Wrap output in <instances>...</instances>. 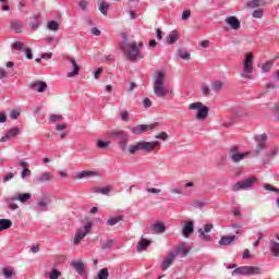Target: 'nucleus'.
I'll use <instances>...</instances> for the list:
<instances>
[{
  "label": "nucleus",
  "instance_id": "nucleus-1",
  "mask_svg": "<svg viewBox=\"0 0 279 279\" xmlns=\"http://www.w3.org/2000/svg\"><path fill=\"white\" fill-rule=\"evenodd\" d=\"M119 47L121 51H123L126 60H130L131 62H136L138 58H143V56H141V50H138L136 41L128 43V40L125 39L124 41L120 43Z\"/></svg>",
  "mask_w": 279,
  "mask_h": 279
},
{
  "label": "nucleus",
  "instance_id": "nucleus-2",
  "mask_svg": "<svg viewBox=\"0 0 279 279\" xmlns=\"http://www.w3.org/2000/svg\"><path fill=\"white\" fill-rule=\"evenodd\" d=\"M160 149V142H138L135 145L129 146L130 154L134 155L136 151H154V149Z\"/></svg>",
  "mask_w": 279,
  "mask_h": 279
},
{
  "label": "nucleus",
  "instance_id": "nucleus-3",
  "mask_svg": "<svg viewBox=\"0 0 279 279\" xmlns=\"http://www.w3.org/2000/svg\"><path fill=\"white\" fill-rule=\"evenodd\" d=\"M154 93L157 97H167L171 92L165 86L163 72H157L154 83Z\"/></svg>",
  "mask_w": 279,
  "mask_h": 279
},
{
  "label": "nucleus",
  "instance_id": "nucleus-4",
  "mask_svg": "<svg viewBox=\"0 0 279 279\" xmlns=\"http://www.w3.org/2000/svg\"><path fill=\"white\" fill-rule=\"evenodd\" d=\"M32 199L31 193H19L5 198V203L8 204L10 210H17L19 205L14 202H20L21 204H27Z\"/></svg>",
  "mask_w": 279,
  "mask_h": 279
},
{
  "label": "nucleus",
  "instance_id": "nucleus-5",
  "mask_svg": "<svg viewBox=\"0 0 279 279\" xmlns=\"http://www.w3.org/2000/svg\"><path fill=\"white\" fill-rule=\"evenodd\" d=\"M263 268L258 266H241L232 271V276H260Z\"/></svg>",
  "mask_w": 279,
  "mask_h": 279
},
{
  "label": "nucleus",
  "instance_id": "nucleus-6",
  "mask_svg": "<svg viewBox=\"0 0 279 279\" xmlns=\"http://www.w3.org/2000/svg\"><path fill=\"white\" fill-rule=\"evenodd\" d=\"M109 137L119 141V147H121L122 151H125L130 138V136L125 134V132L113 130L109 132Z\"/></svg>",
  "mask_w": 279,
  "mask_h": 279
},
{
  "label": "nucleus",
  "instance_id": "nucleus-7",
  "mask_svg": "<svg viewBox=\"0 0 279 279\" xmlns=\"http://www.w3.org/2000/svg\"><path fill=\"white\" fill-rule=\"evenodd\" d=\"M189 110H197L196 119H198V121H206V119H208L209 109L202 102L191 104Z\"/></svg>",
  "mask_w": 279,
  "mask_h": 279
},
{
  "label": "nucleus",
  "instance_id": "nucleus-8",
  "mask_svg": "<svg viewBox=\"0 0 279 279\" xmlns=\"http://www.w3.org/2000/svg\"><path fill=\"white\" fill-rule=\"evenodd\" d=\"M256 182H258L256 177L243 179L233 185V191H247V189H252Z\"/></svg>",
  "mask_w": 279,
  "mask_h": 279
},
{
  "label": "nucleus",
  "instance_id": "nucleus-9",
  "mask_svg": "<svg viewBox=\"0 0 279 279\" xmlns=\"http://www.w3.org/2000/svg\"><path fill=\"white\" fill-rule=\"evenodd\" d=\"M247 156H250V151L241 153L236 145L232 146L229 151V158H231L232 162H241V160H245Z\"/></svg>",
  "mask_w": 279,
  "mask_h": 279
},
{
  "label": "nucleus",
  "instance_id": "nucleus-10",
  "mask_svg": "<svg viewBox=\"0 0 279 279\" xmlns=\"http://www.w3.org/2000/svg\"><path fill=\"white\" fill-rule=\"evenodd\" d=\"M93 228L92 222H87L84 228L76 230L74 235V245H80V242L86 238V234L90 233V229Z\"/></svg>",
  "mask_w": 279,
  "mask_h": 279
},
{
  "label": "nucleus",
  "instance_id": "nucleus-11",
  "mask_svg": "<svg viewBox=\"0 0 279 279\" xmlns=\"http://www.w3.org/2000/svg\"><path fill=\"white\" fill-rule=\"evenodd\" d=\"M158 128V123L153 124H140L136 126H133L131 129L132 134L138 135V134H145V132H149L151 130H156Z\"/></svg>",
  "mask_w": 279,
  "mask_h": 279
},
{
  "label": "nucleus",
  "instance_id": "nucleus-12",
  "mask_svg": "<svg viewBox=\"0 0 279 279\" xmlns=\"http://www.w3.org/2000/svg\"><path fill=\"white\" fill-rule=\"evenodd\" d=\"M243 71L244 73H252L254 71V54L252 52L247 53L244 58Z\"/></svg>",
  "mask_w": 279,
  "mask_h": 279
},
{
  "label": "nucleus",
  "instance_id": "nucleus-13",
  "mask_svg": "<svg viewBox=\"0 0 279 279\" xmlns=\"http://www.w3.org/2000/svg\"><path fill=\"white\" fill-rule=\"evenodd\" d=\"M53 174L49 171L43 172L41 174L34 178L35 184H44V182H51Z\"/></svg>",
  "mask_w": 279,
  "mask_h": 279
},
{
  "label": "nucleus",
  "instance_id": "nucleus-14",
  "mask_svg": "<svg viewBox=\"0 0 279 279\" xmlns=\"http://www.w3.org/2000/svg\"><path fill=\"white\" fill-rule=\"evenodd\" d=\"M28 88L35 90L36 93H45L47 90V84L43 81H35L29 84Z\"/></svg>",
  "mask_w": 279,
  "mask_h": 279
},
{
  "label": "nucleus",
  "instance_id": "nucleus-15",
  "mask_svg": "<svg viewBox=\"0 0 279 279\" xmlns=\"http://www.w3.org/2000/svg\"><path fill=\"white\" fill-rule=\"evenodd\" d=\"M193 232H195V227L193 225V221H185V225L182 228V235L185 239H190Z\"/></svg>",
  "mask_w": 279,
  "mask_h": 279
},
{
  "label": "nucleus",
  "instance_id": "nucleus-16",
  "mask_svg": "<svg viewBox=\"0 0 279 279\" xmlns=\"http://www.w3.org/2000/svg\"><path fill=\"white\" fill-rule=\"evenodd\" d=\"M21 134V129L13 128L7 132L4 136L0 138V143H5L7 141H10V138H14V136H19Z\"/></svg>",
  "mask_w": 279,
  "mask_h": 279
},
{
  "label": "nucleus",
  "instance_id": "nucleus-17",
  "mask_svg": "<svg viewBox=\"0 0 279 279\" xmlns=\"http://www.w3.org/2000/svg\"><path fill=\"white\" fill-rule=\"evenodd\" d=\"M173 260H175V254H173V253L171 252V253H169V254L165 257V259H163V262H162V264H161V269H162L163 271H167V269L170 268L171 265H173Z\"/></svg>",
  "mask_w": 279,
  "mask_h": 279
},
{
  "label": "nucleus",
  "instance_id": "nucleus-18",
  "mask_svg": "<svg viewBox=\"0 0 279 279\" xmlns=\"http://www.w3.org/2000/svg\"><path fill=\"white\" fill-rule=\"evenodd\" d=\"M70 265L71 267H73V269H75V271H77V274H80L81 276H86V267L84 266V263H82V260H72Z\"/></svg>",
  "mask_w": 279,
  "mask_h": 279
},
{
  "label": "nucleus",
  "instance_id": "nucleus-19",
  "mask_svg": "<svg viewBox=\"0 0 279 279\" xmlns=\"http://www.w3.org/2000/svg\"><path fill=\"white\" fill-rule=\"evenodd\" d=\"M210 230H213V225H210V223L205 225L204 230L198 229L199 236H201V239H203V241H210V235L206 234V233L210 232Z\"/></svg>",
  "mask_w": 279,
  "mask_h": 279
},
{
  "label": "nucleus",
  "instance_id": "nucleus-20",
  "mask_svg": "<svg viewBox=\"0 0 279 279\" xmlns=\"http://www.w3.org/2000/svg\"><path fill=\"white\" fill-rule=\"evenodd\" d=\"M225 21L232 29H241V22L235 16H229Z\"/></svg>",
  "mask_w": 279,
  "mask_h": 279
},
{
  "label": "nucleus",
  "instance_id": "nucleus-21",
  "mask_svg": "<svg viewBox=\"0 0 279 279\" xmlns=\"http://www.w3.org/2000/svg\"><path fill=\"white\" fill-rule=\"evenodd\" d=\"M69 62L72 63L73 71L68 73V77H75V75H80V65L77 64V61L73 58H68Z\"/></svg>",
  "mask_w": 279,
  "mask_h": 279
},
{
  "label": "nucleus",
  "instance_id": "nucleus-22",
  "mask_svg": "<svg viewBox=\"0 0 279 279\" xmlns=\"http://www.w3.org/2000/svg\"><path fill=\"white\" fill-rule=\"evenodd\" d=\"M191 251V248L186 244H180L172 254L175 256H186V254Z\"/></svg>",
  "mask_w": 279,
  "mask_h": 279
},
{
  "label": "nucleus",
  "instance_id": "nucleus-23",
  "mask_svg": "<svg viewBox=\"0 0 279 279\" xmlns=\"http://www.w3.org/2000/svg\"><path fill=\"white\" fill-rule=\"evenodd\" d=\"M11 29L15 34H21V32H23V22H21V20L11 21Z\"/></svg>",
  "mask_w": 279,
  "mask_h": 279
},
{
  "label": "nucleus",
  "instance_id": "nucleus-24",
  "mask_svg": "<svg viewBox=\"0 0 279 279\" xmlns=\"http://www.w3.org/2000/svg\"><path fill=\"white\" fill-rule=\"evenodd\" d=\"M148 245H151V242L145 238H142L137 243V252H145Z\"/></svg>",
  "mask_w": 279,
  "mask_h": 279
},
{
  "label": "nucleus",
  "instance_id": "nucleus-25",
  "mask_svg": "<svg viewBox=\"0 0 279 279\" xmlns=\"http://www.w3.org/2000/svg\"><path fill=\"white\" fill-rule=\"evenodd\" d=\"M40 23H41L40 13L35 14L33 16V21L29 23V27H32L34 31H36V29H38V27H40Z\"/></svg>",
  "mask_w": 279,
  "mask_h": 279
},
{
  "label": "nucleus",
  "instance_id": "nucleus-26",
  "mask_svg": "<svg viewBox=\"0 0 279 279\" xmlns=\"http://www.w3.org/2000/svg\"><path fill=\"white\" fill-rule=\"evenodd\" d=\"M95 175H99V172H97V171H82V172H80V173L76 175V178H77L78 180H84V178H93V177H95Z\"/></svg>",
  "mask_w": 279,
  "mask_h": 279
},
{
  "label": "nucleus",
  "instance_id": "nucleus-27",
  "mask_svg": "<svg viewBox=\"0 0 279 279\" xmlns=\"http://www.w3.org/2000/svg\"><path fill=\"white\" fill-rule=\"evenodd\" d=\"M153 230L154 232H156L157 234H162L166 232L167 227H165V223L162 222H157L153 226Z\"/></svg>",
  "mask_w": 279,
  "mask_h": 279
},
{
  "label": "nucleus",
  "instance_id": "nucleus-28",
  "mask_svg": "<svg viewBox=\"0 0 279 279\" xmlns=\"http://www.w3.org/2000/svg\"><path fill=\"white\" fill-rule=\"evenodd\" d=\"M10 228H12V220L0 219V232H3V230H8Z\"/></svg>",
  "mask_w": 279,
  "mask_h": 279
},
{
  "label": "nucleus",
  "instance_id": "nucleus-29",
  "mask_svg": "<svg viewBox=\"0 0 279 279\" xmlns=\"http://www.w3.org/2000/svg\"><path fill=\"white\" fill-rule=\"evenodd\" d=\"M236 240V235L222 236L219 241V245H231L232 241Z\"/></svg>",
  "mask_w": 279,
  "mask_h": 279
},
{
  "label": "nucleus",
  "instance_id": "nucleus-30",
  "mask_svg": "<svg viewBox=\"0 0 279 279\" xmlns=\"http://www.w3.org/2000/svg\"><path fill=\"white\" fill-rule=\"evenodd\" d=\"M37 206H38V211L39 213H46V210H48V204L47 201L45 198H41L37 202Z\"/></svg>",
  "mask_w": 279,
  "mask_h": 279
},
{
  "label": "nucleus",
  "instance_id": "nucleus-31",
  "mask_svg": "<svg viewBox=\"0 0 279 279\" xmlns=\"http://www.w3.org/2000/svg\"><path fill=\"white\" fill-rule=\"evenodd\" d=\"M119 221H123V216L111 217L107 220V226H117Z\"/></svg>",
  "mask_w": 279,
  "mask_h": 279
},
{
  "label": "nucleus",
  "instance_id": "nucleus-32",
  "mask_svg": "<svg viewBox=\"0 0 279 279\" xmlns=\"http://www.w3.org/2000/svg\"><path fill=\"white\" fill-rule=\"evenodd\" d=\"M270 252L274 256H279V243L271 241L270 242Z\"/></svg>",
  "mask_w": 279,
  "mask_h": 279
},
{
  "label": "nucleus",
  "instance_id": "nucleus-33",
  "mask_svg": "<svg viewBox=\"0 0 279 279\" xmlns=\"http://www.w3.org/2000/svg\"><path fill=\"white\" fill-rule=\"evenodd\" d=\"M260 5H265V0H252L247 2V8H260Z\"/></svg>",
  "mask_w": 279,
  "mask_h": 279
},
{
  "label": "nucleus",
  "instance_id": "nucleus-34",
  "mask_svg": "<svg viewBox=\"0 0 279 279\" xmlns=\"http://www.w3.org/2000/svg\"><path fill=\"white\" fill-rule=\"evenodd\" d=\"M169 45H175L178 43V38H180V35L178 34V31H173L171 35H169Z\"/></svg>",
  "mask_w": 279,
  "mask_h": 279
},
{
  "label": "nucleus",
  "instance_id": "nucleus-35",
  "mask_svg": "<svg viewBox=\"0 0 279 279\" xmlns=\"http://www.w3.org/2000/svg\"><path fill=\"white\" fill-rule=\"evenodd\" d=\"M258 141H259V143H258V147H259V149H258V151H260V150H263V148L265 147V142L267 141V134H262L259 137H258Z\"/></svg>",
  "mask_w": 279,
  "mask_h": 279
},
{
  "label": "nucleus",
  "instance_id": "nucleus-36",
  "mask_svg": "<svg viewBox=\"0 0 279 279\" xmlns=\"http://www.w3.org/2000/svg\"><path fill=\"white\" fill-rule=\"evenodd\" d=\"M108 8H110V4L107 2H101L99 10L104 16H108Z\"/></svg>",
  "mask_w": 279,
  "mask_h": 279
},
{
  "label": "nucleus",
  "instance_id": "nucleus-37",
  "mask_svg": "<svg viewBox=\"0 0 279 279\" xmlns=\"http://www.w3.org/2000/svg\"><path fill=\"white\" fill-rule=\"evenodd\" d=\"M59 28H60V24H58V22L50 21L48 23V29H50L51 32H58Z\"/></svg>",
  "mask_w": 279,
  "mask_h": 279
},
{
  "label": "nucleus",
  "instance_id": "nucleus-38",
  "mask_svg": "<svg viewBox=\"0 0 279 279\" xmlns=\"http://www.w3.org/2000/svg\"><path fill=\"white\" fill-rule=\"evenodd\" d=\"M62 276V272H60L58 269L53 268L49 274V279H58Z\"/></svg>",
  "mask_w": 279,
  "mask_h": 279
},
{
  "label": "nucleus",
  "instance_id": "nucleus-39",
  "mask_svg": "<svg viewBox=\"0 0 279 279\" xmlns=\"http://www.w3.org/2000/svg\"><path fill=\"white\" fill-rule=\"evenodd\" d=\"M213 86V90H215L216 93H218V90H221V88H223V82L221 81H216L211 84Z\"/></svg>",
  "mask_w": 279,
  "mask_h": 279
},
{
  "label": "nucleus",
  "instance_id": "nucleus-40",
  "mask_svg": "<svg viewBox=\"0 0 279 279\" xmlns=\"http://www.w3.org/2000/svg\"><path fill=\"white\" fill-rule=\"evenodd\" d=\"M2 272L5 278L10 279L14 276V268H3Z\"/></svg>",
  "mask_w": 279,
  "mask_h": 279
},
{
  "label": "nucleus",
  "instance_id": "nucleus-41",
  "mask_svg": "<svg viewBox=\"0 0 279 279\" xmlns=\"http://www.w3.org/2000/svg\"><path fill=\"white\" fill-rule=\"evenodd\" d=\"M272 65H274V62H271V61H268V62L264 63L262 65L263 72L264 73H269V71H271Z\"/></svg>",
  "mask_w": 279,
  "mask_h": 279
},
{
  "label": "nucleus",
  "instance_id": "nucleus-42",
  "mask_svg": "<svg viewBox=\"0 0 279 279\" xmlns=\"http://www.w3.org/2000/svg\"><path fill=\"white\" fill-rule=\"evenodd\" d=\"M201 90L205 97H208V95H210V88L206 84H203L201 86Z\"/></svg>",
  "mask_w": 279,
  "mask_h": 279
},
{
  "label": "nucleus",
  "instance_id": "nucleus-43",
  "mask_svg": "<svg viewBox=\"0 0 279 279\" xmlns=\"http://www.w3.org/2000/svg\"><path fill=\"white\" fill-rule=\"evenodd\" d=\"M112 245H114V240H107L102 244V250H110V247H112Z\"/></svg>",
  "mask_w": 279,
  "mask_h": 279
},
{
  "label": "nucleus",
  "instance_id": "nucleus-44",
  "mask_svg": "<svg viewBox=\"0 0 279 279\" xmlns=\"http://www.w3.org/2000/svg\"><path fill=\"white\" fill-rule=\"evenodd\" d=\"M29 175H32V170L27 169V168H24L22 170V173H21V178L23 180H25V178H29Z\"/></svg>",
  "mask_w": 279,
  "mask_h": 279
},
{
  "label": "nucleus",
  "instance_id": "nucleus-45",
  "mask_svg": "<svg viewBox=\"0 0 279 279\" xmlns=\"http://www.w3.org/2000/svg\"><path fill=\"white\" fill-rule=\"evenodd\" d=\"M95 193H101L102 195H108V193H110V187H96L95 189Z\"/></svg>",
  "mask_w": 279,
  "mask_h": 279
},
{
  "label": "nucleus",
  "instance_id": "nucleus-46",
  "mask_svg": "<svg viewBox=\"0 0 279 279\" xmlns=\"http://www.w3.org/2000/svg\"><path fill=\"white\" fill-rule=\"evenodd\" d=\"M253 19H263V10L257 9L252 13Z\"/></svg>",
  "mask_w": 279,
  "mask_h": 279
},
{
  "label": "nucleus",
  "instance_id": "nucleus-47",
  "mask_svg": "<svg viewBox=\"0 0 279 279\" xmlns=\"http://www.w3.org/2000/svg\"><path fill=\"white\" fill-rule=\"evenodd\" d=\"M25 44H23L22 41H15L13 44V49L17 50V51H22L23 47Z\"/></svg>",
  "mask_w": 279,
  "mask_h": 279
},
{
  "label": "nucleus",
  "instance_id": "nucleus-48",
  "mask_svg": "<svg viewBox=\"0 0 279 279\" xmlns=\"http://www.w3.org/2000/svg\"><path fill=\"white\" fill-rule=\"evenodd\" d=\"M50 121L51 123H56L58 121H62V116H59V114H51L50 116Z\"/></svg>",
  "mask_w": 279,
  "mask_h": 279
},
{
  "label": "nucleus",
  "instance_id": "nucleus-49",
  "mask_svg": "<svg viewBox=\"0 0 279 279\" xmlns=\"http://www.w3.org/2000/svg\"><path fill=\"white\" fill-rule=\"evenodd\" d=\"M108 145H110V142L98 141L97 143V146L99 147V149H106Z\"/></svg>",
  "mask_w": 279,
  "mask_h": 279
},
{
  "label": "nucleus",
  "instance_id": "nucleus-50",
  "mask_svg": "<svg viewBox=\"0 0 279 279\" xmlns=\"http://www.w3.org/2000/svg\"><path fill=\"white\" fill-rule=\"evenodd\" d=\"M191 19V10H185L182 13V21H189Z\"/></svg>",
  "mask_w": 279,
  "mask_h": 279
},
{
  "label": "nucleus",
  "instance_id": "nucleus-51",
  "mask_svg": "<svg viewBox=\"0 0 279 279\" xmlns=\"http://www.w3.org/2000/svg\"><path fill=\"white\" fill-rule=\"evenodd\" d=\"M24 51L26 53L27 60H33L34 59V54L32 53V48H24Z\"/></svg>",
  "mask_w": 279,
  "mask_h": 279
},
{
  "label": "nucleus",
  "instance_id": "nucleus-52",
  "mask_svg": "<svg viewBox=\"0 0 279 279\" xmlns=\"http://www.w3.org/2000/svg\"><path fill=\"white\" fill-rule=\"evenodd\" d=\"M155 138H159L160 141H167L169 135L166 132H161L159 135H156Z\"/></svg>",
  "mask_w": 279,
  "mask_h": 279
},
{
  "label": "nucleus",
  "instance_id": "nucleus-53",
  "mask_svg": "<svg viewBox=\"0 0 279 279\" xmlns=\"http://www.w3.org/2000/svg\"><path fill=\"white\" fill-rule=\"evenodd\" d=\"M10 117H11V119L16 120V119H19V117H21V112L13 110V111H11Z\"/></svg>",
  "mask_w": 279,
  "mask_h": 279
},
{
  "label": "nucleus",
  "instance_id": "nucleus-54",
  "mask_svg": "<svg viewBox=\"0 0 279 279\" xmlns=\"http://www.w3.org/2000/svg\"><path fill=\"white\" fill-rule=\"evenodd\" d=\"M101 73H104V68H98L95 73L94 76L96 80H99V76L101 75Z\"/></svg>",
  "mask_w": 279,
  "mask_h": 279
},
{
  "label": "nucleus",
  "instance_id": "nucleus-55",
  "mask_svg": "<svg viewBox=\"0 0 279 279\" xmlns=\"http://www.w3.org/2000/svg\"><path fill=\"white\" fill-rule=\"evenodd\" d=\"M232 213H233L234 217H241V208L233 207Z\"/></svg>",
  "mask_w": 279,
  "mask_h": 279
},
{
  "label": "nucleus",
  "instance_id": "nucleus-56",
  "mask_svg": "<svg viewBox=\"0 0 279 279\" xmlns=\"http://www.w3.org/2000/svg\"><path fill=\"white\" fill-rule=\"evenodd\" d=\"M121 119L122 121H130V113H128V111H123L121 113Z\"/></svg>",
  "mask_w": 279,
  "mask_h": 279
},
{
  "label": "nucleus",
  "instance_id": "nucleus-57",
  "mask_svg": "<svg viewBox=\"0 0 279 279\" xmlns=\"http://www.w3.org/2000/svg\"><path fill=\"white\" fill-rule=\"evenodd\" d=\"M143 106L144 108H151V100H149V98H145L143 100Z\"/></svg>",
  "mask_w": 279,
  "mask_h": 279
},
{
  "label": "nucleus",
  "instance_id": "nucleus-58",
  "mask_svg": "<svg viewBox=\"0 0 279 279\" xmlns=\"http://www.w3.org/2000/svg\"><path fill=\"white\" fill-rule=\"evenodd\" d=\"M160 192H161L160 189H154V187L147 189V193H153L154 195H158V193Z\"/></svg>",
  "mask_w": 279,
  "mask_h": 279
},
{
  "label": "nucleus",
  "instance_id": "nucleus-59",
  "mask_svg": "<svg viewBox=\"0 0 279 279\" xmlns=\"http://www.w3.org/2000/svg\"><path fill=\"white\" fill-rule=\"evenodd\" d=\"M265 189H266V191H272V192H275V193H278V191H279L278 187H274V186H271L270 184H266V185H265Z\"/></svg>",
  "mask_w": 279,
  "mask_h": 279
},
{
  "label": "nucleus",
  "instance_id": "nucleus-60",
  "mask_svg": "<svg viewBox=\"0 0 279 279\" xmlns=\"http://www.w3.org/2000/svg\"><path fill=\"white\" fill-rule=\"evenodd\" d=\"M14 178V173L10 172L3 178V182H10Z\"/></svg>",
  "mask_w": 279,
  "mask_h": 279
},
{
  "label": "nucleus",
  "instance_id": "nucleus-61",
  "mask_svg": "<svg viewBox=\"0 0 279 279\" xmlns=\"http://www.w3.org/2000/svg\"><path fill=\"white\" fill-rule=\"evenodd\" d=\"M171 193H174L177 195H182V193H184V192L180 187H174L171 190Z\"/></svg>",
  "mask_w": 279,
  "mask_h": 279
},
{
  "label": "nucleus",
  "instance_id": "nucleus-62",
  "mask_svg": "<svg viewBox=\"0 0 279 279\" xmlns=\"http://www.w3.org/2000/svg\"><path fill=\"white\" fill-rule=\"evenodd\" d=\"M80 8H81L82 10H86V8H88V2H86V0H82V1L80 2Z\"/></svg>",
  "mask_w": 279,
  "mask_h": 279
},
{
  "label": "nucleus",
  "instance_id": "nucleus-63",
  "mask_svg": "<svg viewBox=\"0 0 279 279\" xmlns=\"http://www.w3.org/2000/svg\"><path fill=\"white\" fill-rule=\"evenodd\" d=\"M180 58H182V60H189V58H191V54L189 52H181Z\"/></svg>",
  "mask_w": 279,
  "mask_h": 279
},
{
  "label": "nucleus",
  "instance_id": "nucleus-64",
  "mask_svg": "<svg viewBox=\"0 0 279 279\" xmlns=\"http://www.w3.org/2000/svg\"><path fill=\"white\" fill-rule=\"evenodd\" d=\"M8 121V116L5 113H0V123H5Z\"/></svg>",
  "mask_w": 279,
  "mask_h": 279
}]
</instances>
